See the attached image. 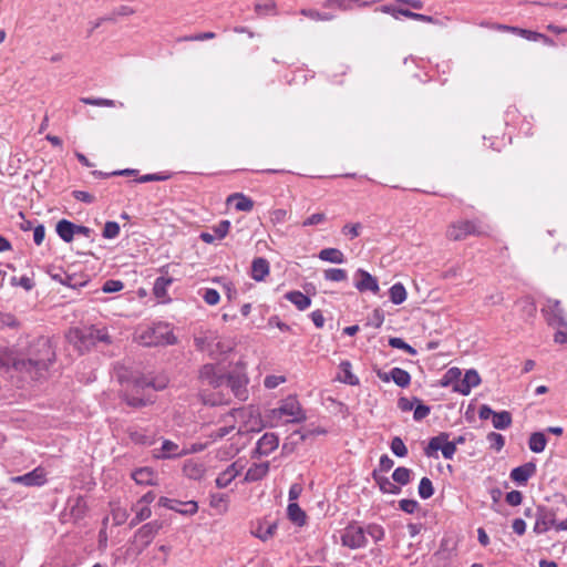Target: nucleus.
Here are the masks:
<instances>
[{
  "instance_id": "nucleus-1",
  "label": "nucleus",
  "mask_w": 567,
  "mask_h": 567,
  "mask_svg": "<svg viewBox=\"0 0 567 567\" xmlns=\"http://www.w3.org/2000/svg\"><path fill=\"white\" fill-rule=\"evenodd\" d=\"M37 352L33 358H25L11 352L4 353L0 358V363L12 367L16 371L28 374L31 379H38L43 377V373L53 362L54 352L50 342L45 339L37 342Z\"/></svg>"
},
{
  "instance_id": "nucleus-2",
  "label": "nucleus",
  "mask_w": 567,
  "mask_h": 567,
  "mask_svg": "<svg viewBox=\"0 0 567 567\" xmlns=\"http://www.w3.org/2000/svg\"><path fill=\"white\" fill-rule=\"evenodd\" d=\"M167 385L165 377L156 378L153 375H141L132 381V393H125V401L128 405L134 408L145 406L153 402L148 395L140 396V392L146 388H152L155 391L163 390Z\"/></svg>"
},
{
  "instance_id": "nucleus-3",
  "label": "nucleus",
  "mask_w": 567,
  "mask_h": 567,
  "mask_svg": "<svg viewBox=\"0 0 567 567\" xmlns=\"http://www.w3.org/2000/svg\"><path fill=\"white\" fill-rule=\"evenodd\" d=\"M307 419L300 402L296 396H288L282 400L278 408L269 412V421L272 426L284 423H300Z\"/></svg>"
},
{
  "instance_id": "nucleus-4",
  "label": "nucleus",
  "mask_w": 567,
  "mask_h": 567,
  "mask_svg": "<svg viewBox=\"0 0 567 567\" xmlns=\"http://www.w3.org/2000/svg\"><path fill=\"white\" fill-rule=\"evenodd\" d=\"M137 340L145 347H158L174 344L176 342V337L174 336L171 324L166 322H157L143 329L138 333Z\"/></svg>"
},
{
  "instance_id": "nucleus-5",
  "label": "nucleus",
  "mask_w": 567,
  "mask_h": 567,
  "mask_svg": "<svg viewBox=\"0 0 567 567\" xmlns=\"http://www.w3.org/2000/svg\"><path fill=\"white\" fill-rule=\"evenodd\" d=\"M489 226L478 219L457 220L446 229V237L451 240H464L467 236H484L489 233Z\"/></svg>"
},
{
  "instance_id": "nucleus-6",
  "label": "nucleus",
  "mask_w": 567,
  "mask_h": 567,
  "mask_svg": "<svg viewBox=\"0 0 567 567\" xmlns=\"http://www.w3.org/2000/svg\"><path fill=\"white\" fill-rule=\"evenodd\" d=\"M341 544L350 549L363 548L368 544L364 527L358 523L349 524L341 534Z\"/></svg>"
},
{
  "instance_id": "nucleus-7",
  "label": "nucleus",
  "mask_w": 567,
  "mask_h": 567,
  "mask_svg": "<svg viewBox=\"0 0 567 567\" xmlns=\"http://www.w3.org/2000/svg\"><path fill=\"white\" fill-rule=\"evenodd\" d=\"M248 377L244 368L235 369L228 375H225V384H227L234 395L240 400L246 401L248 399Z\"/></svg>"
},
{
  "instance_id": "nucleus-8",
  "label": "nucleus",
  "mask_w": 567,
  "mask_h": 567,
  "mask_svg": "<svg viewBox=\"0 0 567 567\" xmlns=\"http://www.w3.org/2000/svg\"><path fill=\"white\" fill-rule=\"evenodd\" d=\"M161 528L162 525L158 522H150L136 530L133 545L137 555L153 542Z\"/></svg>"
},
{
  "instance_id": "nucleus-9",
  "label": "nucleus",
  "mask_w": 567,
  "mask_h": 567,
  "mask_svg": "<svg viewBox=\"0 0 567 567\" xmlns=\"http://www.w3.org/2000/svg\"><path fill=\"white\" fill-rule=\"evenodd\" d=\"M437 451L442 452L445 460H452L456 452V447L451 441H449V434L445 432H442L430 440L429 445L425 449V454L429 457L436 456L435 453Z\"/></svg>"
},
{
  "instance_id": "nucleus-10",
  "label": "nucleus",
  "mask_w": 567,
  "mask_h": 567,
  "mask_svg": "<svg viewBox=\"0 0 567 567\" xmlns=\"http://www.w3.org/2000/svg\"><path fill=\"white\" fill-rule=\"evenodd\" d=\"M556 527L557 519L555 511L545 506L537 507L536 522L534 524L533 532L537 535H540L545 534L551 528L556 530Z\"/></svg>"
},
{
  "instance_id": "nucleus-11",
  "label": "nucleus",
  "mask_w": 567,
  "mask_h": 567,
  "mask_svg": "<svg viewBox=\"0 0 567 567\" xmlns=\"http://www.w3.org/2000/svg\"><path fill=\"white\" fill-rule=\"evenodd\" d=\"M542 313L550 327H567V321L559 300L548 299L542 308Z\"/></svg>"
},
{
  "instance_id": "nucleus-12",
  "label": "nucleus",
  "mask_w": 567,
  "mask_h": 567,
  "mask_svg": "<svg viewBox=\"0 0 567 567\" xmlns=\"http://www.w3.org/2000/svg\"><path fill=\"white\" fill-rule=\"evenodd\" d=\"M229 417H231L234 421L241 420V421H247V422L252 423L251 425L239 426L236 432L237 434H241V433L248 432V431H255L257 429V426L259 425V415H258L256 409L251 405L245 406V408H239V409H234L229 413Z\"/></svg>"
},
{
  "instance_id": "nucleus-13",
  "label": "nucleus",
  "mask_w": 567,
  "mask_h": 567,
  "mask_svg": "<svg viewBox=\"0 0 567 567\" xmlns=\"http://www.w3.org/2000/svg\"><path fill=\"white\" fill-rule=\"evenodd\" d=\"M225 375L226 374L219 365L210 363L203 365L199 371L200 380L215 389L225 384Z\"/></svg>"
},
{
  "instance_id": "nucleus-14",
  "label": "nucleus",
  "mask_w": 567,
  "mask_h": 567,
  "mask_svg": "<svg viewBox=\"0 0 567 567\" xmlns=\"http://www.w3.org/2000/svg\"><path fill=\"white\" fill-rule=\"evenodd\" d=\"M10 481L14 484H22L29 487L42 486L47 483V472L43 467L39 466L27 474L13 476Z\"/></svg>"
},
{
  "instance_id": "nucleus-15",
  "label": "nucleus",
  "mask_w": 567,
  "mask_h": 567,
  "mask_svg": "<svg viewBox=\"0 0 567 567\" xmlns=\"http://www.w3.org/2000/svg\"><path fill=\"white\" fill-rule=\"evenodd\" d=\"M354 287L360 291H371L377 295L380 291V287L375 277L364 269H358L354 274Z\"/></svg>"
},
{
  "instance_id": "nucleus-16",
  "label": "nucleus",
  "mask_w": 567,
  "mask_h": 567,
  "mask_svg": "<svg viewBox=\"0 0 567 567\" xmlns=\"http://www.w3.org/2000/svg\"><path fill=\"white\" fill-rule=\"evenodd\" d=\"M481 383V377L476 370H467L463 379L453 383V391L462 395H468L471 390Z\"/></svg>"
},
{
  "instance_id": "nucleus-17",
  "label": "nucleus",
  "mask_w": 567,
  "mask_h": 567,
  "mask_svg": "<svg viewBox=\"0 0 567 567\" xmlns=\"http://www.w3.org/2000/svg\"><path fill=\"white\" fill-rule=\"evenodd\" d=\"M279 445V439L275 433H265L257 442L255 453L258 456H267Z\"/></svg>"
},
{
  "instance_id": "nucleus-18",
  "label": "nucleus",
  "mask_w": 567,
  "mask_h": 567,
  "mask_svg": "<svg viewBox=\"0 0 567 567\" xmlns=\"http://www.w3.org/2000/svg\"><path fill=\"white\" fill-rule=\"evenodd\" d=\"M536 473V465L533 462L525 463L512 470L509 477L518 485H525Z\"/></svg>"
},
{
  "instance_id": "nucleus-19",
  "label": "nucleus",
  "mask_w": 567,
  "mask_h": 567,
  "mask_svg": "<svg viewBox=\"0 0 567 567\" xmlns=\"http://www.w3.org/2000/svg\"><path fill=\"white\" fill-rule=\"evenodd\" d=\"M276 522L258 520L256 527L251 530V534L262 542H266L274 537L277 530Z\"/></svg>"
},
{
  "instance_id": "nucleus-20",
  "label": "nucleus",
  "mask_w": 567,
  "mask_h": 567,
  "mask_svg": "<svg viewBox=\"0 0 567 567\" xmlns=\"http://www.w3.org/2000/svg\"><path fill=\"white\" fill-rule=\"evenodd\" d=\"M183 472L188 478L199 481L204 477L206 467L202 462L196 460H187L184 463Z\"/></svg>"
},
{
  "instance_id": "nucleus-21",
  "label": "nucleus",
  "mask_w": 567,
  "mask_h": 567,
  "mask_svg": "<svg viewBox=\"0 0 567 567\" xmlns=\"http://www.w3.org/2000/svg\"><path fill=\"white\" fill-rule=\"evenodd\" d=\"M241 467L237 466V463L230 464L225 471H223L216 478V485L219 488L227 487L240 473Z\"/></svg>"
},
{
  "instance_id": "nucleus-22",
  "label": "nucleus",
  "mask_w": 567,
  "mask_h": 567,
  "mask_svg": "<svg viewBox=\"0 0 567 567\" xmlns=\"http://www.w3.org/2000/svg\"><path fill=\"white\" fill-rule=\"evenodd\" d=\"M186 455L185 450H179L178 445L169 440H164L159 452L155 454L158 458H171Z\"/></svg>"
},
{
  "instance_id": "nucleus-23",
  "label": "nucleus",
  "mask_w": 567,
  "mask_h": 567,
  "mask_svg": "<svg viewBox=\"0 0 567 567\" xmlns=\"http://www.w3.org/2000/svg\"><path fill=\"white\" fill-rule=\"evenodd\" d=\"M269 275V262L265 258H256L251 264V278L262 281Z\"/></svg>"
},
{
  "instance_id": "nucleus-24",
  "label": "nucleus",
  "mask_w": 567,
  "mask_h": 567,
  "mask_svg": "<svg viewBox=\"0 0 567 567\" xmlns=\"http://www.w3.org/2000/svg\"><path fill=\"white\" fill-rule=\"evenodd\" d=\"M373 477L382 493L398 495L401 493V487L396 485L394 481H391L386 476H380L377 472H373Z\"/></svg>"
},
{
  "instance_id": "nucleus-25",
  "label": "nucleus",
  "mask_w": 567,
  "mask_h": 567,
  "mask_svg": "<svg viewBox=\"0 0 567 567\" xmlns=\"http://www.w3.org/2000/svg\"><path fill=\"white\" fill-rule=\"evenodd\" d=\"M268 471H269L268 462L252 464L248 468L245 480L248 482H257V481L264 478L268 474Z\"/></svg>"
},
{
  "instance_id": "nucleus-26",
  "label": "nucleus",
  "mask_w": 567,
  "mask_h": 567,
  "mask_svg": "<svg viewBox=\"0 0 567 567\" xmlns=\"http://www.w3.org/2000/svg\"><path fill=\"white\" fill-rule=\"evenodd\" d=\"M55 231L59 237L65 241L71 243L74 238V224L68 219H61L58 221Z\"/></svg>"
},
{
  "instance_id": "nucleus-27",
  "label": "nucleus",
  "mask_w": 567,
  "mask_h": 567,
  "mask_svg": "<svg viewBox=\"0 0 567 567\" xmlns=\"http://www.w3.org/2000/svg\"><path fill=\"white\" fill-rule=\"evenodd\" d=\"M285 298L296 306L298 310H306L311 305V299L301 291L293 290L285 295Z\"/></svg>"
},
{
  "instance_id": "nucleus-28",
  "label": "nucleus",
  "mask_w": 567,
  "mask_h": 567,
  "mask_svg": "<svg viewBox=\"0 0 567 567\" xmlns=\"http://www.w3.org/2000/svg\"><path fill=\"white\" fill-rule=\"evenodd\" d=\"M173 279L171 277H158L156 278L153 287V293L157 299L163 301L168 300L167 298V289L172 285Z\"/></svg>"
},
{
  "instance_id": "nucleus-29",
  "label": "nucleus",
  "mask_w": 567,
  "mask_h": 567,
  "mask_svg": "<svg viewBox=\"0 0 567 567\" xmlns=\"http://www.w3.org/2000/svg\"><path fill=\"white\" fill-rule=\"evenodd\" d=\"M132 478L141 485H153L155 483L156 475L150 467H142L132 473Z\"/></svg>"
},
{
  "instance_id": "nucleus-30",
  "label": "nucleus",
  "mask_w": 567,
  "mask_h": 567,
  "mask_svg": "<svg viewBox=\"0 0 567 567\" xmlns=\"http://www.w3.org/2000/svg\"><path fill=\"white\" fill-rule=\"evenodd\" d=\"M130 439L135 444L152 445L155 442V434L147 430H132Z\"/></svg>"
},
{
  "instance_id": "nucleus-31",
  "label": "nucleus",
  "mask_w": 567,
  "mask_h": 567,
  "mask_svg": "<svg viewBox=\"0 0 567 567\" xmlns=\"http://www.w3.org/2000/svg\"><path fill=\"white\" fill-rule=\"evenodd\" d=\"M319 258L322 261H328L332 264H343L346 260L343 252L338 248H324L320 250Z\"/></svg>"
},
{
  "instance_id": "nucleus-32",
  "label": "nucleus",
  "mask_w": 567,
  "mask_h": 567,
  "mask_svg": "<svg viewBox=\"0 0 567 567\" xmlns=\"http://www.w3.org/2000/svg\"><path fill=\"white\" fill-rule=\"evenodd\" d=\"M547 445V437L543 432H534L528 440V447L534 453L544 452Z\"/></svg>"
},
{
  "instance_id": "nucleus-33",
  "label": "nucleus",
  "mask_w": 567,
  "mask_h": 567,
  "mask_svg": "<svg viewBox=\"0 0 567 567\" xmlns=\"http://www.w3.org/2000/svg\"><path fill=\"white\" fill-rule=\"evenodd\" d=\"M287 512L289 519L296 525L303 526L306 524V513L297 503H289Z\"/></svg>"
},
{
  "instance_id": "nucleus-34",
  "label": "nucleus",
  "mask_w": 567,
  "mask_h": 567,
  "mask_svg": "<svg viewBox=\"0 0 567 567\" xmlns=\"http://www.w3.org/2000/svg\"><path fill=\"white\" fill-rule=\"evenodd\" d=\"M228 202H234L235 208L238 212H250L254 207V202L249 197L239 193L229 196Z\"/></svg>"
},
{
  "instance_id": "nucleus-35",
  "label": "nucleus",
  "mask_w": 567,
  "mask_h": 567,
  "mask_svg": "<svg viewBox=\"0 0 567 567\" xmlns=\"http://www.w3.org/2000/svg\"><path fill=\"white\" fill-rule=\"evenodd\" d=\"M351 368L352 367L349 361H342L340 363L341 373L338 379L343 383L357 385L359 383V379L352 373Z\"/></svg>"
},
{
  "instance_id": "nucleus-36",
  "label": "nucleus",
  "mask_w": 567,
  "mask_h": 567,
  "mask_svg": "<svg viewBox=\"0 0 567 567\" xmlns=\"http://www.w3.org/2000/svg\"><path fill=\"white\" fill-rule=\"evenodd\" d=\"M391 379L400 388H406L411 383L410 373L401 368H393L391 370Z\"/></svg>"
},
{
  "instance_id": "nucleus-37",
  "label": "nucleus",
  "mask_w": 567,
  "mask_h": 567,
  "mask_svg": "<svg viewBox=\"0 0 567 567\" xmlns=\"http://www.w3.org/2000/svg\"><path fill=\"white\" fill-rule=\"evenodd\" d=\"M492 422L495 429L506 430L512 424V414L508 411L495 412Z\"/></svg>"
},
{
  "instance_id": "nucleus-38",
  "label": "nucleus",
  "mask_w": 567,
  "mask_h": 567,
  "mask_svg": "<svg viewBox=\"0 0 567 567\" xmlns=\"http://www.w3.org/2000/svg\"><path fill=\"white\" fill-rule=\"evenodd\" d=\"M209 505L219 514H224L228 511V496L220 493L212 494Z\"/></svg>"
},
{
  "instance_id": "nucleus-39",
  "label": "nucleus",
  "mask_w": 567,
  "mask_h": 567,
  "mask_svg": "<svg viewBox=\"0 0 567 567\" xmlns=\"http://www.w3.org/2000/svg\"><path fill=\"white\" fill-rule=\"evenodd\" d=\"M235 430H236L235 424H225L223 426H219V427L210 431L207 434V437L209 439V442L212 444V443H215V442L224 439L225 436L229 435Z\"/></svg>"
},
{
  "instance_id": "nucleus-40",
  "label": "nucleus",
  "mask_w": 567,
  "mask_h": 567,
  "mask_svg": "<svg viewBox=\"0 0 567 567\" xmlns=\"http://www.w3.org/2000/svg\"><path fill=\"white\" fill-rule=\"evenodd\" d=\"M389 295H390V300L394 305L403 303L406 300V296H408L405 287L401 282L394 284L390 288Z\"/></svg>"
},
{
  "instance_id": "nucleus-41",
  "label": "nucleus",
  "mask_w": 567,
  "mask_h": 567,
  "mask_svg": "<svg viewBox=\"0 0 567 567\" xmlns=\"http://www.w3.org/2000/svg\"><path fill=\"white\" fill-rule=\"evenodd\" d=\"M327 9H338L340 11H350L355 8L354 0H324L323 4Z\"/></svg>"
},
{
  "instance_id": "nucleus-42",
  "label": "nucleus",
  "mask_w": 567,
  "mask_h": 567,
  "mask_svg": "<svg viewBox=\"0 0 567 567\" xmlns=\"http://www.w3.org/2000/svg\"><path fill=\"white\" fill-rule=\"evenodd\" d=\"M412 471L408 467H396L392 473V480L399 485H406L411 481Z\"/></svg>"
},
{
  "instance_id": "nucleus-43",
  "label": "nucleus",
  "mask_w": 567,
  "mask_h": 567,
  "mask_svg": "<svg viewBox=\"0 0 567 567\" xmlns=\"http://www.w3.org/2000/svg\"><path fill=\"white\" fill-rule=\"evenodd\" d=\"M133 509L135 512V517L130 523L131 527L147 519L152 514L150 506H147L146 504H142L140 506H137L136 504Z\"/></svg>"
},
{
  "instance_id": "nucleus-44",
  "label": "nucleus",
  "mask_w": 567,
  "mask_h": 567,
  "mask_svg": "<svg viewBox=\"0 0 567 567\" xmlns=\"http://www.w3.org/2000/svg\"><path fill=\"white\" fill-rule=\"evenodd\" d=\"M323 277L328 281L340 282V281L347 280L348 275H347V271L344 269H341V268H330V269H326L324 270Z\"/></svg>"
},
{
  "instance_id": "nucleus-45",
  "label": "nucleus",
  "mask_w": 567,
  "mask_h": 567,
  "mask_svg": "<svg viewBox=\"0 0 567 567\" xmlns=\"http://www.w3.org/2000/svg\"><path fill=\"white\" fill-rule=\"evenodd\" d=\"M365 536L369 535L375 543L382 540L385 536L384 528L379 524H369L364 527Z\"/></svg>"
},
{
  "instance_id": "nucleus-46",
  "label": "nucleus",
  "mask_w": 567,
  "mask_h": 567,
  "mask_svg": "<svg viewBox=\"0 0 567 567\" xmlns=\"http://www.w3.org/2000/svg\"><path fill=\"white\" fill-rule=\"evenodd\" d=\"M417 492L421 498H430L434 494L432 481L429 477L421 478Z\"/></svg>"
},
{
  "instance_id": "nucleus-47",
  "label": "nucleus",
  "mask_w": 567,
  "mask_h": 567,
  "mask_svg": "<svg viewBox=\"0 0 567 567\" xmlns=\"http://www.w3.org/2000/svg\"><path fill=\"white\" fill-rule=\"evenodd\" d=\"M390 449L394 455L398 457H405L408 455V447L401 437L395 436L392 439Z\"/></svg>"
},
{
  "instance_id": "nucleus-48",
  "label": "nucleus",
  "mask_w": 567,
  "mask_h": 567,
  "mask_svg": "<svg viewBox=\"0 0 567 567\" xmlns=\"http://www.w3.org/2000/svg\"><path fill=\"white\" fill-rule=\"evenodd\" d=\"M512 33H515L526 40H529V41H538V40H546L547 38L542 34V33H538V32H535V31H530V30H526V29H522V28H517V29H512Z\"/></svg>"
},
{
  "instance_id": "nucleus-49",
  "label": "nucleus",
  "mask_w": 567,
  "mask_h": 567,
  "mask_svg": "<svg viewBox=\"0 0 567 567\" xmlns=\"http://www.w3.org/2000/svg\"><path fill=\"white\" fill-rule=\"evenodd\" d=\"M80 101L87 105L114 107L116 102L110 99H93V97H81Z\"/></svg>"
},
{
  "instance_id": "nucleus-50",
  "label": "nucleus",
  "mask_w": 567,
  "mask_h": 567,
  "mask_svg": "<svg viewBox=\"0 0 567 567\" xmlns=\"http://www.w3.org/2000/svg\"><path fill=\"white\" fill-rule=\"evenodd\" d=\"M120 225L116 221H106L102 236L106 239H114L120 235Z\"/></svg>"
},
{
  "instance_id": "nucleus-51",
  "label": "nucleus",
  "mask_w": 567,
  "mask_h": 567,
  "mask_svg": "<svg viewBox=\"0 0 567 567\" xmlns=\"http://www.w3.org/2000/svg\"><path fill=\"white\" fill-rule=\"evenodd\" d=\"M19 326V321L17 318L9 312H1L0 311V330H3L6 328H17Z\"/></svg>"
},
{
  "instance_id": "nucleus-52",
  "label": "nucleus",
  "mask_w": 567,
  "mask_h": 567,
  "mask_svg": "<svg viewBox=\"0 0 567 567\" xmlns=\"http://www.w3.org/2000/svg\"><path fill=\"white\" fill-rule=\"evenodd\" d=\"M389 344L392 347V348H395V349H401L405 352H408L409 354H416V350L414 348H412L410 344H408L403 339L401 338H398V337H393V338H390L389 339Z\"/></svg>"
},
{
  "instance_id": "nucleus-53",
  "label": "nucleus",
  "mask_w": 567,
  "mask_h": 567,
  "mask_svg": "<svg viewBox=\"0 0 567 567\" xmlns=\"http://www.w3.org/2000/svg\"><path fill=\"white\" fill-rule=\"evenodd\" d=\"M202 297L204 301L209 306H215L220 300V295L216 289L213 288H206L204 289Z\"/></svg>"
},
{
  "instance_id": "nucleus-54",
  "label": "nucleus",
  "mask_w": 567,
  "mask_h": 567,
  "mask_svg": "<svg viewBox=\"0 0 567 567\" xmlns=\"http://www.w3.org/2000/svg\"><path fill=\"white\" fill-rule=\"evenodd\" d=\"M327 215L324 213H315L311 216L307 217L302 221V227H310V226H317L326 223Z\"/></svg>"
},
{
  "instance_id": "nucleus-55",
  "label": "nucleus",
  "mask_w": 567,
  "mask_h": 567,
  "mask_svg": "<svg viewBox=\"0 0 567 567\" xmlns=\"http://www.w3.org/2000/svg\"><path fill=\"white\" fill-rule=\"evenodd\" d=\"M287 381L286 377L285 375H276V374H270V375H267L264 380V385L266 389H276L278 385L285 383Z\"/></svg>"
},
{
  "instance_id": "nucleus-56",
  "label": "nucleus",
  "mask_w": 567,
  "mask_h": 567,
  "mask_svg": "<svg viewBox=\"0 0 567 567\" xmlns=\"http://www.w3.org/2000/svg\"><path fill=\"white\" fill-rule=\"evenodd\" d=\"M487 441L491 443V446L494 447L496 451H501L505 445L504 436L496 432L488 433Z\"/></svg>"
},
{
  "instance_id": "nucleus-57",
  "label": "nucleus",
  "mask_w": 567,
  "mask_h": 567,
  "mask_svg": "<svg viewBox=\"0 0 567 567\" xmlns=\"http://www.w3.org/2000/svg\"><path fill=\"white\" fill-rule=\"evenodd\" d=\"M461 375V371L457 368H451L447 370V372L444 374L441 383L443 386L451 385L454 381H458V378Z\"/></svg>"
},
{
  "instance_id": "nucleus-58",
  "label": "nucleus",
  "mask_w": 567,
  "mask_h": 567,
  "mask_svg": "<svg viewBox=\"0 0 567 567\" xmlns=\"http://www.w3.org/2000/svg\"><path fill=\"white\" fill-rule=\"evenodd\" d=\"M255 10L259 16L276 14V3L267 1L266 3H256Z\"/></svg>"
},
{
  "instance_id": "nucleus-59",
  "label": "nucleus",
  "mask_w": 567,
  "mask_h": 567,
  "mask_svg": "<svg viewBox=\"0 0 567 567\" xmlns=\"http://www.w3.org/2000/svg\"><path fill=\"white\" fill-rule=\"evenodd\" d=\"M128 517V514L126 512V509L120 507V506H116L112 509V519L114 522L115 525H122L126 522Z\"/></svg>"
},
{
  "instance_id": "nucleus-60",
  "label": "nucleus",
  "mask_w": 567,
  "mask_h": 567,
  "mask_svg": "<svg viewBox=\"0 0 567 567\" xmlns=\"http://www.w3.org/2000/svg\"><path fill=\"white\" fill-rule=\"evenodd\" d=\"M230 228V221L229 220H221L219 221L214 228L213 231L217 239H223L229 231Z\"/></svg>"
},
{
  "instance_id": "nucleus-61",
  "label": "nucleus",
  "mask_w": 567,
  "mask_h": 567,
  "mask_svg": "<svg viewBox=\"0 0 567 567\" xmlns=\"http://www.w3.org/2000/svg\"><path fill=\"white\" fill-rule=\"evenodd\" d=\"M399 507L408 514H413L419 508V503L415 499L404 498L399 502Z\"/></svg>"
},
{
  "instance_id": "nucleus-62",
  "label": "nucleus",
  "mask_w": 567,
  "mask_h": 567,
  "mask_svg": "<svg viewBox=\"0 0 567 567\" xmlns=\"http://www.w3.org/2000/svg\"><path fill=\"white\" fill-rule=\"evenodd\" d=\"M519 305L522 306L523 308V311L528 316V317H534L535 313H536V305L535 302L526 297V298H523L519 300Z\"/></svg>"
},
{
  "instance_id": "nucleus-63",
  "label": "nucleus",
  "mask_w": 567,
  "mask_h": 567,
  "mask_svg": "<svg viewBox=\"0 0 567 567\" xmlns=\"http://www.w3.org/2000/svg\"><path fill=\"white\" fill-rule=\"evenodd\" d=\"M361 224H347L342 227V233L349 236L350 239H354L360 235Z\"/></svg>"
},
{
  "instance_id": "nucleus-64",
  "label": "nucleus",
  "mask_w": 567,
  "mask_h": 567,
  "mask_svg": "<svg viewBox=\"0 0 567 567\" xmlns=\"http://www.w3.org/2000/svg\"><path fill=\"white\" fill-rule=\"evenodd\" d=\"M124 288V284L120 280H107L104 282L102 290L106 293L117 292Z\"/></svg>"
}]
</instances>
